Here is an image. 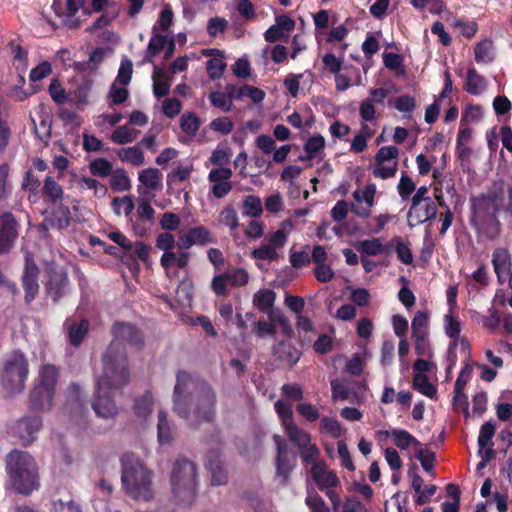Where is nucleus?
<instances>
[{
  "instance_id": "obj_1",
  "label": "nucleus",
  "mask_w": 512,
  "mask_h": 512,
  "mask_svg": "<svg viewBox=\"0 0 512 512\" xmlns=\"http://www.w3.org/2000/svg\"><path fill=\"white\" fill-rule=\"evenodd\" d=\"M174 411L197 426L210 422L215 415L216 395L211 386L198 381L185 371H179L173 393Z\"/></svg>"
},
{
  "instance_id": "obj_2",
  "label": "nucleus",
  "mask_w": 512,
  "mask_h": 512,
  "mask_svg": "<svg viewBox=\"0 0 512 512\" xmlns=\"http://www.w3.org/2000/svg\"><path fill=\"white\" fill-rule=\"evenodd\" d=\"M113 336L112 342L103 355L102 363L108 371L112 368L117 369L115 376L117 384L127 383L129 370L123 344L127 343L132 347L139 348L142 345V335L131 324L117 323L113 326Z\"/></svg>"
},
{
  "instance_id": "obj_3",
  "label": "nucleus",
  "mask_w": 512,
  "mask_h": 512,
  "mask_svg": "<svg viewBox=\"0 0 512 512\" xmlns=\"http://www.w3.org/2000/svg\"><path fill=\"white\" fill-rule=\"evenodd\" d=\"M6 472L11 487L19 494L27 496L40 487L38 465L26 451L14 449L7 454Z\"/></svg>"
},
{
  "instance_id": "obj_4",
  "label": "nucleus",
  "mask_w": 512,
  "mask_h": 512,
  "mask_svg": "<svg viewBox=\"0 0 512 512\" xmlns=\"http://www.w3.org/2000/svg\"><path fill=\"white\" fill-rule=\"evenodd\" d=\"M121 464V480L126 492L136 500H150L153 497L151 471L133 453L123 455Z\"/></svg>"
},
{
  "instance_id": "obj_5",
  "label": "nucleus",
  "mask_w": 512,
  "mask_h": 512,
  "mask_svg": "<svg viewBox=\"0 0 512 512\" xmlns=\"http://www.w3.org/2000/svg\"><path fill=\"white\" fill-rule=\"evenodd\" d=\"M171 492L180 505H190L197 493V472L193 462L186 458L177 459L170 475Z\"/></svg>"
},
{
  "instance_id": "obj_6",
  "label": "nucleus",
  "mask_w": 512,
  "mask_h": 512,
  "mask_svg": "<svg viewBox=\"0 0 512 512\" xmlns=\"http://www.w3.org/2000/svg\"><path fill=\"white\" fill-rule=\"evenodd\" d=\"M116 371L117 369L114 368L108 371L107 367L103 366L102 374L96 381L92 407L98 417L109 419L115 417L118 413V408L114 402L115 391L126 383H116Z\"/></svg>"
},
{
  "instance_id": "obj_7",
  "label": "nucleus",
  "mask_w": 512,
  "mask_h": 512,
  "mask_svg": "<svg viewBox=\"0 0 512 512\" xmlns=\"http://www.w3.org/2000/svg\"><path fill=\"white\" fill-rule=\"evenodd\" d=\"M472 224L488 239L496 238L500 233V222L496 217L498 206L495 197L481 196L472 202Z\"/></svg>"
},
{
  "instance_id": "obj_8",
  "label": "nucleus",
  "mask_w": 512,
  "mask_h": 512,
  "mask_svg": "<svg viewBox=\"0 0 512 512\" xmlns=\"http://www.w3.org/2000/svg\"><path fill=\"white\" fill-rule=\"evenodd\" d=\"M58 371L55 366L46 364L39 371L38 380L30 393V407L36 411H48L53 406Z\"/></svg>"
},
{
  "instance_id": "obj_9",
  "label": "nucleus",
  "mask_w": 512,
  "mask_h": 512,
  "mask_svg": "<svg viewBox=\"0 0 512 512\" xmlns=\"http://www.w3.org/2000/svg\"><path fill=\"white\" fill-rule=\"evenodd\" d=\"M29 373L28 362L24 354L13 351L7 356L1 375V383L10 394L23 391Z\"/></svg>"
},
{
  "instance_id": "obj_10",
  "label": "nucleus",
  "mask_w": 512,
  "mask_h": 512,
  "mask_svg": "<svg viewBox=\"0 0 512 512\" xmlns=\"http://www.w3.org/2000/svg\"><path fill=\"white\" fill-rule=\"evenodd\" d=\"M42 427V418L39 416H24L18 419L10 428V433L16 437L20 444L29 445L36 438Z\"/></svg>"
},
{
  "instance_id": "obj_11",
  "label": "nucleus",
  "mask_w": 512,
  "mask_h": 512,
  "mask_svg": "<svg viewBox=\"0 0 512 512\" xmlns=\"http://www.w3.org/2000/svg\"><path fill=\"white\" fill-rule=\"evenodd\" d=\"M55 12L68 28H78L81 17L88 16L90 12L85 8V0H66L63 7H55Z\"/></svg>"
},
{
  "instance_id": "obj_12",
  "label": "nucleus",
  "mask_w": 512,
  "mask_h": 512,
  "mask_svg": "<svg viewBox=\"0 0 512 512\" xmlns=\"http://www.w3.org/2000/svg\"><path fill=\"white\" fill-rule=\"evenodd\" d=\"M277 448L276 473L283 481L287 480L296 464V455L290 451L287 443L279 435L273 436Z\"/></svg>"
},
{
  "instance_id": "obj_13",
  "label": "nucleus",
  "mask_w": 512,
  "mask_h": 512,
  "mask_svg": "<svg viewBox=\"0 0 512 512\" xmlns=\"http://www.w3.org/2000/svg\"><path fill=\"white\" fill-rule=\"evenodd\" d=\"M34 132L38 139L48 145L51 138L52 113L48 105L39 104L31 114Z\"/></svg>"
},
{
  "instance_id": "obj_14",
  "label": "nucleus",
  "mask_w": 512,
  "mask_h": 512,
  "mask_svg": "<svg viewBox=\"0 0 512 512\" xmlns=\"http://www.w3.org/2000/svg\"><path fill=\"white\" fill-rule=\"evenodd\" d=\"M376 185L368 184L362 189H356L352 196L354 203L351 205L352 212L360 218H367L371 208L375 204Z\"/></svg>"
},
{
  "instance_id": "obj_15",
  "label": "nucleus",
  "mask_w": 512,
  "mask_h": 512,
  "mask_svg": "<svg viewBox=\"0 0 512 512\" xmlns=\"http://www.w3.org/2000/svg\"><path fill=\"white\" fill-rule=\"evenodd\" d=\"M212 242L211 232L204 226H196L179 232L177 246L181 250H187L195 245L204 246Z\"/></svg>"
},
{
  "instance_id": "obj_16",
  "label": "nucleus",
  "mask_w": 512,
  "mask_h": 512,
  "mask_svg": "<svg viewBox=\"0 0 512 512\" xmlns=\"http://www.w3.org/2000/svg\"><path fill=\"white\" fill-rule=\"evenodd\" d=\"M379 440L391 437L394 444L401 450H407L411 447L417 449L421 447V443L408 431L404 429L379 430L376 432Z\"/></svg>"
},
{
  "instance_id": "obj_17",
  "label": "nucleus",
  "mask_w": 512,
  "mask_h": 512,
  "mask_svg": "<svg viewBox=\"0 0 512 512\" xmlns=\"http://www.w3.org/2000/svg\"><path fill=\"white\" fill-rule=\"evenodd\" d=\"M38 277V268L31 259V257L26 254L25 256V269L23 273V287L25 290V299L27 302L32 301L39 290V285L37 281Z\"/></svg>"
},
{
  "instance_id": "obj_18",
  "label": "nucleus",
  "mask_w": 512,
  "mask_h": 512,
  "mask_svg": "<svg viewBox=\"0 0 512 512\" xmlns=\"http://www.w3.org/2000/svg\"><path fill=\"white\" fill-rule=\"evenodd\" d=\"M17 237L16 222L11 213L0 215V253L10 249Z\"/></svg>"
},
{
  "instance_id": "obj_19",
  "label": "nucleus",
  "mask_w": 512,
  "mask_h": 512,
  "mask_svg": "<svg viewBox=\"0 0 512 512\" xmlns=\"http://www.w3.org/2000/svg\"><path fill=\"white\" fill-rule=\"evenodd\" d=\"M311 475L320 490L333 488L339 484L337 475L329 470L324 462L314 463Z\"/></svg>"
},
{
  "instance_id": "obj_20",
  "label": "nucleus",
  "mask_w": 512,
  "mask_h": 512,
  "mask_svg": "<svg viewBox=\"0 0 512 512\" xmlns=\"http://www.w3.org/2000/svg\"><path fill=\"white\" fill-rule=\"evenodd\" d=\"M273 353L283 364L292 367L301 357V351L298 350L289 341H279L273 347Z\"/></svg>"
},
{
  "instance_id": "obj_21",
  "label": "nucleus",
  "mask_w": 512,
  "mask_h": 512,
  "mask_svg": "<svg viewBox=\"0 0 512 512\" xmlns=\"http://www.w3.org/2000/svg\"><path fill=\"white\" fill-rule=\"evenodd\" d=\"M138 180L142 186L138 187L141 195L147 190H160L162 188V173L156 168H146L139 173Z\"/></svg>"
},
{
  "instance_id": "obj_22",
  "label": "nucleus",
  "mask_w": 512,
  "mask_h": 512,
  "mask_svg": "<svg viewBox=\"0 0 512 512\" xmlns=\"http://www.w3.org/2000/svg\"><path fill=\"white\" fill-rule=\"evenodd\" d=\"M492 264L498 277V281L503 283L511 270L510 255L508 251L504 248H497L493 252Z\"/></svg>"
},
{
  "instance_id": "obj_23",
  "label": "nucleus",
  "mask_w": 512,
  "mask_h": 512,
  "mask_svg": "<svg viewBox=\"0 0 512 512\" xmlns=\"http://www.w3.org/2000/svg\"><path fill=\"white\" fill-rule=\"evenodd\" d=\"M437 214V207L433 200H426L425 203L418 205L416 210L410 208L408 218L410 221H415L416 224L433 219Z\"/></svg>"
},
{
  "instance_id": "obj_24",
  "label": "nucleus",
  "mask_w": 512,
  "mask_h": 512,
  "mask_svg": "<svg viewBox=\"0 0 512 512\" xmlns=\"http://www.w3.org/2000/svg\"><path fill=\"white\" fill-rule=\"evenodd\" d=\"M326 141L322 135H313L304 144L305 155L300 156V160H312L315 158H323Z\"/></svg>"
},
{
  "instance_id": "obj_25",
  "label": "nucleus",
  "mask_w": 512,
  "mask_h": 512,
  "mask_svg": "<svg viewBox=\"0 0 512 512\" xmlns=\"http://www.w3.org/2000/svg\"><path fill=\"white\" fill-rule=\"evenodd\" d=\"M487 88V80L478 74L475 68L467 71L464 89L471 95H480Z\"/></svg>"
},
{
  "instance_id": "obj_26",
  "label": "nucleus",
  "mask_w": 512,
  "mask_h": 512,
  "mask_svg": "<svg viewBox=\"0 0 512 512\" xmlns=\"http://www.w3.org/2000/svg\"><path fill=\"white\" fill-rule=\"evenodd\" d=\"M207 468L211 472V481L213 485H222L226 483L227 476L224 471L217 452H210L207 458Z\"/></svg>"
},
{
  "instance_id": "obj_27",
  "label": "nucleus",
  "mask_w": 512,
  "mask_h": 512,
  "mask_svg": "<svg viewBox=\"0 0 512 512\" xmlns=\"http://www.w3.org/2000/svg\"><path fill=\"white\" fill-rule=\"evenodd\" d=\"M153 402V396L149 391L137 397L133 406L134 415L144 421L152 412Z\"/></svg>"
},
{
  "instance_id": "obj_28",
  "label": "nucleus",
  "mask_w": 512,
  "mask_h": 512,
  "mask_svg": "<svg viewBox=\"0 0 512 512\" xmlns=\"http://www.w3.org/2000/svg\"><path fill=\"white\" fill-rule=\"evenodd\" d=\"M206 56L217 55L210 60L207 61V71L211 79L220 78L223 74V71L226 67V64L223 60V56L221 55L219 50H205L203 52Z\"/></svg>"
},
{
  "instance_id": "obj_29",
  "label": "nucleus",
  "mask_w": 512,
  "mask_h": 512,
  "mask_svg": "<svg viewBox=\"0 0 512 512\" xmlns=\"http://www.w3.org/2000/svg\"><path fill=\"white\" fill-rule=\"evenodd\" d=\"M66 326L69 330V341L72 345L78 346L85 335L87 334L89 323L87 320H81L79 323L76 321H67Z\"/></svg>"
},
{
  "instance_id": "obj_30",
  "label": "nucleus",
  "mask_w": 512,
  "mask_h": 512,
  "mask_svg": "<svg viewBox=\"0 0 512 512\" xmlns=\"http://www.w3.org/2000/svg\"><path fill=\"white\" fill-rule=\"evenodd\" d=\"M495 429L496 425L491 421L485 422L481 426L478 436L479 455H482L483 450H486L488 448L492 449V439L495 434Z\"/></svg>"
},
{
  "instance_id": "obj_31",
  "label": "nucleus",
  "mask_w": 512,
  "mask_h": 512,
  "mask_svg": "<svg viewBox=\"0 0 512 512\" xmlns=\"http://www.w3.org/2000/svg\"><path fill=\"white\" fill-rule=\"evenodd\" d=\"M276 294L271 289H261L253 296V304L262 312H267L274 305Z\"/></svg>"
},
{
  "instance_id": "obj_32",
  "label": "nucleus",
  "mask_w": 512,
  "mask_h": 512,
  "mask_svg": "<svg viewBox=\"0 0 512 512\" xmlns=\"http://www.w3.org/2000/svg\"><path fill=\"white\" fill-rule=\"evenodd\" d=\"M169 81L170 79L163 70L155 68L153 73V93L156 97H164L169 94Z\"/></svg>"
},
{
  "instance_id": "obj_33",
  "label": "nucleus",
  "mask_w": 512,
  "mask_h": 512,
  "mask_svg": "<svg viewBox=\"0 0 512 512\" xmlns=\"http://www.w3.org/2000/svg\"><path fill=\"white\" fill-rule=\"evenodd\" d=\"M121 161L127 162L134 166L144 164L145 158L142 150L137 146L122 148L117 152Z\"/></svg>"
},
{
  "instance_id": "obj_34",
  "label": "nucleus",
  "mask_w": 512,
  "mask_h": 512,
  "mask_svg": "<svg viewBox=\"0 0 512 512\" xmlns=\"http://www.w3.org/2000/svg\"><path fill=\"white\" fill-rule=\"evenodd\" d=\"M291 229L293 227L290 221H285L282 223V227L275 232L269 233L266 235L265 239L267 243L274 247L276 250L285 246L288 239V231L286 228Z\"/></svg>"
},
{
  "instance_id": "obj_35",
  "label": "nucleus",
  "mask_w": 512,
  "mask_h": 512,
  "mask_svg": "<svg viewBox=\"0 0 512 512\" xmlns=\"http://www.w3.org/2000/svg\"><path fill=\"white\" fill-rule=\"evenodd\" d=\"M158 441L161 445L170 444L173 439V429L163 411L158 414Z\"/></svg>"
},
{
  "instance_id": "obj_36",
  "label": "nucleus",
  "mask_w": 512,
  "mask_h": 512,
  "mask_svg": "<svg viewBox=\"0 0 512 512\" xmlns=\"http://www.w3.org/2000/svg\"><path fill=\"white\" fill-rule=\"evenodd\" d=\"M355 248L367 256H376L384 252V246L380 238H372L360 241Z\"/></svg>"
},
{
  "instance_id": "obj_37",
  "label": "nucleus",
  "mask_w": 512,
  "mask_h": 512,
  "mask_svg": "<svg viewBox=\"0 0 512 512\" xmlns=\"http://www.w3.org/2000/svg\"><path fill=\"white\" fill-rule=\"evenodd\" d=\"M219 223L228 227L230 234L234 235L239 226L237 211L231 206H226L219 214Z\"/></svg>"
},
{
  "instance_id": "obj_38",
  "label": "nucleus",
  "mask_w": 512,
  "mask_h": 512,
  "mask_svg": "<svg viewBox=\"0 0 512 512\" xmlns=\"http://www.w3.org/2000/svg\"><path fill=\"white\" fill-rule=\"evenodd\" d=\"M193 170L194 167L192 163L186 165L177 164V166L167 174V183L173 184L186 181L190 178Z\"/></svg>"
},
{
  "instance_id": "obj_39",
  "label": "nucleus",
  "mask_w": 512,
  "mask_h": 512,
  "mask_svg": "<svg viewBox=\"0 0 512 512\" xmlns=\"http://www.w3.org/2000/svg\"><path fill=\"white\" fill-rule=\"evenodd\" d=\"M167 43L168 39L166 36L161 34L154 35L149 41L146 55L144 57V62H152L153 57L160 53L167 45Z\"/></svg>"
},
{
  "instance_id": "obj_40",
  "label": "nucleus",
  "mask_w": 512,
  "mask_h": 512,
  "mask_svg": "<svg viewBox=\"0 0 512 512\" xmlns=\"http://www.w3.org/2000/svg\"><path fill=\"white\" fill-rule=\"evenodd\" d=\"M138 135V131L131 129L125 125L117 127L111 134L113 143L123 145L133 142Z\"/></svg>"
},
{
  "instance_id": "obj_41",
  "label": "nucleus",
  "mask_w": 512,
  "mask_h": 512,
  "mask_svg": "<svg viewBox=\"0 0 512 512\" xmlns=\"http://www.w3.org/2000/svg\"><path fill=\"white\" fill-rule=\"evenodd\" d=\"M290 441L295 443L298 449L308 446L312 443L311 436L304 430L298 428L296 425H290L285 430Z\"/></svg>"
},
{
  "instance_id": "obj_42",
  "label": "nucleus",
  "mask_w": 512,
  "mask_h": 512,
  "mask_svg": "<svg viewBox=\"0 0 512 512\" xmlns=\"http://www.w3.org/2000/svg\"><path fill=\"white\" fill-rule=\"evenodd\" d=\"M243 215L250 217H259L263 212L261 199L254 195H248L243 200Z\"/></svg>"
},
{
  "instance_id": "obj_43",
  "label": "nucleus",
  "mask_w": 512,
  "mask_h": 512,
  "mask_svg": "<svg viewBox=\"0 0 512 512\" xmlns=\"http://www.w3.org/2000/svg\"><path fill=\"white\" fill-rule=\"evenodd\" d=\"M112 208L116 215L120 216L124 214L128 217L134 210L133 198L130 195L123 197H116L112 200Z\"/></svg>"
},
{
  "instance_id": "obj_44",
  "label": "nucleus",
  "mask_w": 512,
  "mask_h": 512,
  "mask_svg": "<svg viewBox=\"0 0 512 512\" xmlns=\"http://www.w3.org/2000/svg\"><path fill=\"white\" fill-rule=\"evenodd\" d=\"M275 410L281 419V422L286 429L289 428L290 425H295L293 421V411L292 405L286 401L278 400L274 404Z\"/></svg>"
},
{
  "instance_id": "obj_45",
  "label": "nucleus",
  "mask_w": 512,
  "mask_h": 512,
  "mask_svg": "<svg viewBox=\"0 0 512 512\" xmlns=\"http://www.w3.org/2000/svg\"><path fill=\"white\" fill-rule=\"evenodd\" d=\"M110 185L113 190L122 192L130 189L131 182L123 169H118L111 174Z\"/></svg>"
},
{
  "instance_id": "obj_46",
  "label": "nucleus",
  "mask_w": 512,
  "mask_h": 512,
  "mask_svg": "<svg viewBox=\"0 0 512 512\" xmlns=\"http://www.w3.org/2000/svg\"><path fill=\"white\" fill-rule=\"evenodd\" d=\"M70 223V210L68 207L59 206L54 212L50 219L52 227L58 230L68 227Z\"/></svg>"
},
{
  "instance_id": "obj_47",
  "label": "nucleus",
  "mask_w": 512,
  "mask_h": 512,
  "mask_svg": "<svg viewBox=\"0 0 512 512\" xmlns=\"http://www.w3.org/2000/svg\"><path fill=\"white\" fill-rule=\"evenodd\" d=\"M413 387L418 390L421 394L426 397L433 398L436 393V387L429 382L427 376L414 375L413 377Z\"/></svg>"
},
{
  "instance_id": "obj_48",
  "label": "nucleus",
  "mask_w": 512,
  "mask_h": 512,
  "mask_svg": "<svg viewBox=\"0 0 512 512\" xmlns=\"http://www.w3.org/2000/svg\"><path fill=\"white\" fill-rule=\"evenodd\" d=\"M91 88L92 83L88 80L83 81L77 86L72 94V100L75 101L77 106H84L88 104Z\"/></svg>"
},
{
  "instance_id": "obj_49",
  "label": "nucleus",
  "mask_w": 512,
  "mask_h": 512,
  "mask_svg": "<svg viewBox=\"0 0 512 512\" xmlns=\"http://www.w3.org/2000/svg\"><path fill=\"white\" fill-rule=\"evenodd\" d=\"M412 336L428 335V315L423 311H417L412 323Z\"/></svg>"
},
{
  "instance_id": "obj_50",
  "label": "nucleus",
  "mask_w": 512,
  "mask_h": 512,
  "mask_svg": "<svg viewBox=\"0 0 512 512\" xmlns=\"http://www.w3.org/2000/svg\"><path fill=\"white\" fill-rule=\"evenodd\" d=\"M180 126L184 133L193 136L200 127V121L195 113L189 112L182 115Z\"/></svg>"
},
{
  "instance_id": "obj_51",
  "label": "nucleus",
  "mask_w": 512,
  "mask_h": 512,
  "mask_svg": "<svg viewBox=\"0 0 512 512\" xmlns=\"http://www.w3.org/2000/svg\"><path fill=\"white\" fill-rule=\"evenodd\" d=\"M474 52L477 63H489L493 60L492 43L489 40L478 43Z\"/></svg>"
},
{
  "instance_id": "obj_52",
  "label": "nucleus",
  "mask_w": 512,
  "mask_h": 512,
  "mask_svg": "<svg viewBox=\"0 0 512 512\" xmlns=\"http://www.w3.org/2000/svg\"><path fill=\"white\" fill-rule=\"evenodd\" d=\"M90 172L94 176L106 177L112 173V164L107 159L97 158L89 164Z\"/></svg>"
},
{
  "instance_id": "obj_53",
  "label": "nucleus",
  "mask_w": 512,
  "mask_h": 512,
  "mask_svg": "<svg viewBox=\"0 0 512 512\" xmlns=\"http://www.w3.org/2000/svg\"><path fill=\"white\" fill-rule=\"evenodd\" d=\"M305 503L311 512H335L330 509L324 500L315 492H308Z\"/></svg>"
},
{
  "instance_id": "obj_54",
  "label": "nucleus",
  "mask_w": 512,
  "mask_h": 512,
  "mask_svg": "<svg viewBox=\"0 0 512 512\" xmlns=\"http://www.w3.org/2000/svg\"><path fill=\"white\" fill-rule=\"evenodd\" d=\"M397 169L398 162L376 163V167L373 169V175L380 179H388L396 175Z\"/></svg>"
},
{
  "instance_id": "obj_55",
  "label": "nucleus",
  "mask_w": 512,
  "mask_h": 512,
  "mask_svg": "<svg viewBox=\"0 0 512 512\" xmlns=\"http://www.w3.org/2000/svg\"><path fill=\"white\" fill-rule=\"evenodd\" d=\"M320 430L322 433H325L332 438H338L342 433V429L338 421L329 417H323L320 420Z\"/></svg>"
},
{
  "instance_id": "obj_56",
  "label": "nucleus",
  "mask_w": 512,
  "mask_h": 512,
  "mask_svg": "<svg viewBox=\"0 0 512 512\" xmlns=\"http://www.w3.org/2000/svg\"><path fill=\"white\" fill-rule=\"evenodd\" d=\"M428 335L412 336L414 340V349L418 356L423 358H431L433 351L430 343L427 341Z\"/></svg>"
},
{
  "instance_id": "obj_57",
  "label": "nucleus",
  "mask_w": 512,
  "mask_h": 512,
  "mask_svg": "<svg viewBox=\"0 0 512 512\" xmlns=\"http://www.w3.org/2000/svg\"><path fill=\"white\" fill-rule=\"evenodd\" d=\"M251 254L254 259L266 261H274L279 257L277 250L268 243L254 249Z\"/></svg>"
},
{
  "instance_id": "obj_58",
  "label": "nucleus",
  "mask_w": 512,
  "mask_h": 512,
  "mask_svg": "<svg viewBox=\"0 0 512 512\" xmlns=\"http://www.w3.org/2000/svg\"><path fill=\"white\" fill-rule=\"evenodd\" d=\"M399 156V150L395 146H383L381 147L375 155L376 163H391L397 162Z\"/></svg>"
},
{
  "instance_id": "obj_59",
  "label": "nucleus",
  "mask_w": 512,
  "mask_h": 512,
  "mask_svg": "<svg viewBox=\"0 0 512 512\" xmlns=\"http://www.w3.org/2000/svg\"><path fill=\"white\" fill-rule=\"evenodd\" d=\"M43 191L52 201L61 199L63 190L61 186L54 180L53 177L47 176L44 180Z\"/></svg>"
},
{
  "instance_id": "obj_60",
  "label": "nucleus",
  "mask_w": 512,
  "mask_h": 512,
  "mask_svg": "<svg viewBox=\"0 0 512 512\" xmlns=\"http://www.w3.org/2000/svg\"><path fill=\"white\" fill-rule=\"evenodd\" d=\"M209 99L214 107H217L224 112L230 111L232 107L231 98L226 93L219 91L212 92Z\"/></svg>"
},
{
  "instance_id": "obj_61",
  "label": "nucleus",
  "mask_w": 512,
  "mask_h": 512,
  "mask_svg": "<svg viewBox=\"0 0 512 512\" xmlns=\"http://www.w3.org/2000/svg\"><path fill=\"white\" fill-rule=\"evenodd\" d=\"M132 72V62L128 59L123 60L118 70L117 78L113 83H117L123 86L128 85L132 77Z\"/></svg>"
},
{
  "instance_id": "obj_62",
  "label": "nucleus",
  "mask_w": 512,
  "mask_h": 512,
  "mask_svg": "<svg viewBox=\"0 0 512 512\" xmlns=\"http://www.w3.org/2000/svg\"><path fill=\"white\" fill-rule=\"evenodd\" d=\"M110 105H118L126 101L128 90L125 86L113 83L109 90Z\"/></svg>"
},
{
  "instance_id": "obj_63",
  "label": "nucleus",
  "mask_w": 512,
  "mask_h": 512,
  "mask_svg": "<svg viewBox=\"0 0 512 512\" xmlns=\"http://www.w3.org/2000/svg\"><path fill=\"white\" fill-rule=\"evenodd\" d=\"M299 453L305 464H311L313 466L314 463L320 462L318 461L320 451L315 443H311L310 445L299 449Z\"/></svg>"
},
{
  "instance_id": "obj_64",
  "label": "nucleus",
  "mask_w": 512,
  "mask_h": 512,
  "mask_svg": "<svg viewBox=\"0 0 512 512\" xmlns=\"http://www.w3.org/2000/svg\"><path fill=\"white\" fill-rule=\"evenodd\" d=\"M324 68L332 74H337L342 69L343 56L336 57L332 53H326L322 57Z\"/></svg>"
}]
</instances>
